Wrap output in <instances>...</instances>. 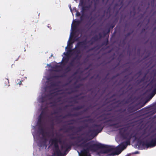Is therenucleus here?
<instances>
[{
  "label": "nucleus",
  "mask_w": 156,
  "mask_h": 156,
  "mask_svg": "<svg viewBox=\"0 0 156 156\" xmlns=\"http://www.w3.org/2000/svg\"><path fill=\"white\" fill-rule=\"evenodd\" d=\"M103 145L101 144H94L90 145L88 148L84 149L81 151V153L84 156H91L89 153V150L94 151H96L100 149H102Z\"/></svg>",
  "instance_id": "f257e3e1"
},
{
  "label": "nucleus",
  "mask_w": 156,
  "mask_h": 156,
  "mask_svg": "<svg viewBox=\"0 0 156 156\" xmlns=\"http://www.w3.org/2000/svg\"><path fill=\"white\" fill-rule=\"evenodd\" d=\"M154 136L156 137L152 139L150 142L142 141L141 142L142 145L143 146H145L147 148L148 147H152L156 145V133L154 134Z\"/></svg>",
  "instance_id": "f03ea898"
},
{
  "label": "nucleus",
  "mask_w": 156,
  "mask_h": 156,
  "mask_svg": "<svg viewBox=\"0 0 156 156\" xmlns=\"http://www.w3.org/2000/svg\"><path fill=\"white\" fill-rule=\"evenodd\" d=\"M102 149L103 150L101 152L102 153L104 154H107L113 151H118L119 150V148L115 147L113 146L108 145L104 146L103 145V147Z\"/></svg>",
  "instance_id": "7ed1b4c3"
},
{
  "label": "nucleus",
  "mask_w": 156,
  "mask_h": 156,
  "mask_svg": "<svg viewBox=\"0 0 156 156\" xmlns=\"http://www.w3.org/2000/svg\"><path fill=\"white\" fill-rule=\"evenodd\" d=\"M73 144L71 142H64L61 146L62 149H64V154H66L69 151L72 146Z\"/></svg>",
  "instance_id": "20e7f679"
},
{
  "label": "nucleus",
  "mask_w": 156,
  "mask_h": 156,
  "mask_svg": "<svg viewBox=\"0 0 156 156\" xmlns=\"http://www.w3.org/2000/svg\"><path fill=\"white\" fill-rule=\"evenodd\" d=\"M128 129L126 128H122L119 129V132L123 137L125 139H128L129 138L131 139V135H129V133H125L127 130Z\"/></svg>",
  "instance_id": "39448f33"
},
{
  "label": "nucleus",
  "mask_w": 156,
  "mask_h": 156,
  "mask_svg": "<svg viewBox=\"0 0 156 156\" xmlns=\"http://www.w3.org/2000/svg\"><path fill=\"white\" fill-rule=\"evenodd\" d=\"M87 42L86 40L79 41L77 43L75 48L83 49V50L86 49L88 47V46L87 45Z\"/></svg>",
  "instance_id": "423d86ee"
},
{
  "label": "nucleus",
  "mask_w": 156,
  "mask_h": 156,
  "mask_svg": "<svg viewBox=\"0 0 156 156\" xmlns=\"http://www.w3.org/2000/svg\"><path fill=\"white\" fill-rule=\"evenodd\" d=\"M93 128H98V129L96 130H93V131L95 133V136H96L98 133L101 132L102 130L103 127H102L101 125L97 124H94L92 126Z\"/></svg>",
  "instance_id": "0eeeda50"
},
{
  "label": "nucleus",
  "mask_w": 156,
  "mask_h": 156,
  "mask_svg": "<svg viewBox=\"0 0 156 156\" xmlns=\"http://www.w3.org/2000/svg\"><path fill=\"white\" fill-rule=\"evenodd\" d=\"M144 105L140 107H139V105H134L129 107L128 108V111L129 113H132L137 111L138 109L143 106Z\"/></svg>",
  "instance_id": "6e6552de"
},
{
  "label": "nucleus",
  "mask_w": 156,
  "mask_h": 156,
  "mask_svg": "<svg viewBox=\"0 0 156 156\" xmlns=\"http://www.w3.org/2000/svg\"><path fill=\"white\" fill-rule=\"evenodd\" d=\"M155 78L152 80L150 83L152 88H154V91H156V70L154 74Z\"/></svg>",
  "instance_id": "1a4fd4ad"
},
{
  "label": "nucleus",
  "mask_w": 156,
  "mask_h": 156,
  "mask_svg": "<svg viewBox=\"0 0 156 156\" xmlns=\"http://www.w3.org/2000/svg\"><path fill=\"white\" fill-rule=\"evenodd\" d=\"M87 141V140L86 139L85 140V141L81 143V144H76V145H77L78 147H87L89 146L90 143H85V142H86Z\"/></svg>",
  "instance_id": "9d476101"
},
{
  "label": "nucleus",
  "mask_w": 156,
  "mask_h": 156,
  "mask_svg": "<svg viewBox=\"0 0 156 156\" xmlns=\"http://www.w3.org/2000/svg\"><path fill=\"white\" fill-rule=\"evenodd\" d=\"M81 49L76 48L75 51L76 54V56L75 57V59H80L82 55H79V54L81 53Z\"/></svg>",
  "instance_id": "9b49d317"
},
{
  "label": "nucleus",
  "mask_w": 156,
  "mask_h": 156,
  "mask_svg": "<svg viewBox=\"0 0 156 156\" xmlns=\"http://www.w3.org/2000/svg\"><path fill=\"white\" fill-rule=\"evenodd\" d=\"M73 21H74V23L73 25L72 24V27L73 30H75L77 26L81 23V21L79 20L76 21H74V20H73Z\"/></svg>",
  "instance_id": "f8f14e48"
},
{
  "label": "nucleus",
  "mask_w": 156,
  "mask_h": 156,
  "mask_svg": "<svg viewBox=\"0 0 156 156\" xmlns=\"http://www.w3.org/2000/svg\"><path fill=\"white\" fill-rule=\"evenodd\" d=\"M106 114H103L98 117V119H99L100 121H102L107 119Z\"/></svg>",
  "instance_id": "ddd939ff"
},
{
  "label": "nucleus",
  "mask_w": 156,
  "mask_h": 156,
  "mask_svg": "<svg viewBox=\"0 0 156 156\" xmlns=\"http://www.w3.org/2000/svg\"><path fill=\"white\" fill-rule=\"evenodd\" d=\"M126 145V144L124 143V142L120 144V147H118V148H119V150L118 151V152L119 153V151L121 152V151H120V149H122V150H124V149H125L126 147H127Z\"/></svg>",
  "instance_id": "4468645a"
},
{
  "label": "nucleus",
  "mask_w": 156,
  "mask_h": 156,
  "mask_svg": "<svg viewBox=\"0 0 156 156\" xmlns=\"http://www.w3.org/2000/svg\"><path fill=\"white\" fill-rule=\"evenodd\" d=\"M80 138L81 137L80 136H78L77 137L72 136L70 137V139L71 140L77 139V140L79 142L84 140L83 138H81V139H80Z\"/></svg>",
  "instance_id": "2eb2a0df"
},
{
  "label": "nucleus",
  "mask_w": 156,
  "mask_h": 156,
  "mask_svg": "<svg viewBox=\"0 0 156 156\" xmlns=\"http://www.w3.org/2000/svg\"><path fill=\"white\" fill-rule=\"evenodd\" d=\"M47 108H45L41 112V113L40 114V115L39 116H40V117H43V118H44V117L45 115L46 112V111L47 110Z\"/></svg>",
  "instance_id": "dca6fc26"
},
{
  "label": "nucleus",
  "mask_w": 156,
  "mask_h": 156,
  "mask_svg": "<svg viewBox=\"0 0 156 156\" xmlns=\"http://www.w3.org/2000/svg\"><path fill=\"white\" fill-rule=\"evenodd\" d=\"M43 118V117H40L39 116V119L38 120L37 124L39 127H41L42 126V119Z\"/></svg>",
  "instance_id": "f3484780"
},
{
  "label": "nucleus",
  "mask_w": 156,
  "mask_h": 156,
  "mask_svg": "<svg viewBox=\"0 0 156 156\" xmlns=\"http://www.w3.org/2000/svg\"><path fill=\"white\" fill-rule=\"evenodd\" d=\"M82 6L81 12L83 14L85 11H87L88 10V7L87 6H85L83 5L82 6Z\"/></svg>",
  "instance_id": "a211bd4d"
},
{
  "label": "nucleus",
  "mask_w": 156,
  "mask_h": 156,
  "mask_svg": "<svg viewBox=\"0 0 156 156\" xmlns=\"http://www.w3.org/2000/svg\"><path fill=\"white\" fill-rule=\"evenodd\" d=\"M82 114V113L81 112H78V113H76L72 115L71 114H69L68 115V116H77L78 115H81Z\"/></svg>",
  "instance_id": "6ab92c4d"
},
{
  "label": "nucleus",
  "mask_w": 156,
  "mask_h": 156,
  "mask_svg": "<svg viewBox=\"0 0 156 156\" xmlns=\"http://www.w3.org/2000/svg\"><path fill=\"white\" fill-rule=\"evenodd\" d=\"M118 151H115L112 152L111 153L109 154L107 156H114L115 155H118L120 153V152L119 151L118 153Z\"/></svg>",
  "instance_id": "aec40b11"
},
{
  "label": "nucleus",
  "mask_w": 156,
  "mask_h": 156,
  "mask_svg": "<svg viewBox=\"0 0 156 156\" xmlns=\"http://www.w3.org/2000/svg\"><path fill=\"white\" fill-rule=\"evenodd\" d=\"M40 129V133L42 134L43 137L45 136L44 134V129L42 127V126L41 127H39Z\"/></svg>",
  "instance_id": "412c9836"
},
{
  "label": "nucleus",
  "mask_w": 156,
  "mask_h": 156,
  "mask_svg": "<svg viewBox=\"0 0 156 156\" xmlns=\"http://www.w3.org/2000/svg\"><path fill=\"white\" fill-rule=\"evenodd\" d=\"M83 106H79L73 108L74 110H78L83 108Z\"/></svg>",
  "instance_id": "4be33fe9"
},
{
  "label": "nucleus",
  "mask_w": 156,
  "mask_h": 156,
  "mask_svg": "<svg viewBox=\"0 0 156 156\" xmlns=\"http://www.w3.org/2000/svg\"><path fill=\"white\" fill-rule=\"evenodd\" d=\"M130 138H129L128 139L126 140L125 142H124V143L126 145V146H127L128 145H130Z\"/></svg>",
  "instance_id": "5701e85b"
},
{
  "label": "nucleus",
  "mask_w": 156,
  "mask_h": 156,
  "mask_svg": "<svg viewBox=\"0 0 156 156\" xmlns=\"http://www.w3.org/2000/svg\"><path fill=\"white\" fill-rule=\"evenodd\" d=\"M110 32V28H108V31L107 33L105 32V30L103 32V37H105L106 35L109 34Z\"/></svg>",
  "instance_id": "b1692460"
},
{
  "label": "nucleus",
  "mask_w": 156,
  "mask_h": 156,
  "mask_svg": "<svg viewBox=\"0 0 156 156\" xmlns=\"http://www.w3.org/2000/svg\"><path fill=\"white\" fill-rule=\"evenodd\" d=\"M71 67L70 66H67L65 69V70L66 71L67 73H68L71 70Z\"/></svg>",
  "instance_id": "393cba45"
},
{
  "label": "nucleus",
  "mask_w": 156,
  "mask_h": 156,
  "mask_svg": "<svg viewBox=\"0 0 156 156\" xmlns=\"http://www.w3.org/2000/svg\"><path fill=\"white\" fill-rule=\"evenodd\" d=\"M5 84V86H8L9 87V80L8 79H5L4 80Z\"/></svg>",
  "instance_id": "a878e982"
},
{
  "label": "nucleus",
  "mask_w": 156,
  "mask_h": 156,
  "mask_svg": "<svg viewBox=\"0 0 156 156\" xmlns=\"http://www.w3.org/2000/svg\"><path fill=\"white\" fill-rule=\"evenodd\" d=\"M74 59L72 60L69 63V65L71 67H73L74 66Z\"/></svg>",
  "instance_id": "bb28decb"
},
{
  "label": "nucleus",
  "mask_w": 156,
  "mask_h": 156,
  "mask_svg": "<svg viewBox=\"0 0 156 156\" xmlns=\"http://www.w3.org/2000/svg\"><path fill=\"white\" fill-rule=\"evenodd\" d=\"M108 39L107 38V40L105 41H104L102 43V45H105L106 46L108 44Z\"/></svg>",
  "instance_id": "cd10ccee"
},
{
  "label": "nucleus",
  "mask_w": 156,
  "mask_h": 156,
  "mask_svg": "<svg viewBox=\"0 0 156 156\" xmlns=\"http://www.w3.org/2000/svg\"><path fill=\"white\" fill-rule=\"evenodd\" d=\"M98 39V36L97 35H96L94 37H92V38L91 39V40L90 41H92V40H94L95 41H97Z\"/></svg>",
  "instance_id": "c85d7f7f"
},
{
  "label": "nucleus",
  "mask_w": 156,
  "mask_h": 156,
  "mask_svg": "<svg viewBox=\"0 0 156 156\" xmlns=\"http://www.w3.org/2000/svg\"><path fill=\"white\" fill-rule=\"evenodd\" d=\"M51 129H52V131L51 132V135L52 136H53L54 135V133H53V129H54V124H53V123L51 125Z\"/></svg>",
  "instance_id": "c756f323"
},
{
  "label": "nucleus",
  "mask_w": 156,
  "mask_h": 156,
  "mask_svg": "<svg viewBox=\"0 0 156 156\" xmlns=\"http://www.w3.org/2000/svg\"><path fill=\"white\" fill-rule=\"evenodd\" d=\"M84 0H80L79 5L81 6L84 5Z\"/></svg>",
  "instance_id": "7c9ffc66"
},
{
  "label": "nucleus",
  "mask_w": 156,
  "mask_h": 156,
  "mask_svg": "<svg viewBox=\"0 0 156 156\" xmlns=\"http://www.w3.org/2000/svg\"><path fill=\"white\" fill-rule=\"evenodd\" d=\"M75 128L74 126H71L69 127L68 129L66 131V132H68L69 130H72Z\"/></svg>",
  "instance_id": "2f4dec72"
},
{
  "label": "nucleus",
  "mask_w": 156,
  "mask_h": 156,
  "mask_svg": "<svg viewBox=\"0 0 156 156\" xmlns=\"http://www.w3.org/2000/svg\"><path fill=\"white\" fill-rule=\"evenodd\" d=\"M146 75H145L143 78H141V79L139 80V83H141L142 82H143L145 80V78L146 77Z\"/></svg>",
  "instance_id": "473e14b6"
},
{
  "label": "nucleus",
  "mask_w": 156,
  "mask_h": 156,
  "mask_svg": "<svg viewBox=\"0 0 156 156\" xmlns=\"http://www.w3.org/2000/svg\"><path fill=\"white\" fill-rule=\"evenodd\" d=\"M93 120V119H90L87 120H83V122H91Z\"/></svg>",
  "instance_id": "72a5a7b5"
},
{
  "label": "nucleus",
  "mask_w": 156,
  "mask_h": 156,
  "mask_svg": "<svg viewBox=\"0 0 156 156\" xmlns=\"http://www.w3.org/2000/svg\"><path fill=\"white\" fill-rule=\"evenodd\" d=\"M83 128V127L82 126L79 127L78 128V131H80L82 130V129Z\"/></svg>",
  "instance_id": "f704fd0d"
},
{
  "label": "nucleus",
  "mask_w": 156,
  "mask_h": 156,
  "mask_svg": "<svg viewBox=\"0 0 156 156\" xmlns=\"http://www.w3.org/2000/svg\"><path fill=\"white\" fill-rule=\"evenodd\" d=\"M82 86V85L80 84H78L77 85H76V87H75V88H79V87H80L81 86Z\"/></svg>",
  "instance_id": "c9c22d12"
},
{
  "label": "nucleus",
  "mask_w": 156,
  "mask_h": 156,
  "mask_svg": "<svg viewBox=\"0 0 156 156\" xmlns=\"http://www.w3.org/2000/svg\"><path fill=\"white\" fill-rule=\"evenodd\" d=\"M76 15L77 16H80V13L78 11L77 12Z\"/></svg>",
  "instance_id": "e433bc0d"
},
{
  "label": "nucleus",
  "mask_w": 156,
  "mask_h": 156,
  "mask_svg": "<svg viewBox=\"0 0 156 156\" xmlns=\"http://www.w3.org/2000/svg\"><path fill=\"white\" fill-rule=\"evenodd\" d=\"M98 35H99V39L101 38H102V34H101V33H99L98 34Z\"/></svg>",
  "instance_id": "4c0bfd02"
},
{
  "label": "nucleus",
  "mask_w": 156,
  "mask_h": 156,
  "mask_svg": "<svg viewBox=\"0 0 156 156\" xmlns=\"http://www.w3.org/2000/svg\"><path fill=\"white\" fill-rule=\"evenodd\" d=\"M114 26H115V25L114 24H112L110 25V27L109 28L110 29V28H111L112 29L114 28Z\"/></svg>",
  "instance_id": "58836bf2"
},
{
  "label": "nucleus",
  "mask_w": 156,
  "mask_h": 156,
  "mask_svg": "<svg viewBox=\"0 0 156 156\" xmlns=\"http://www.w3.org/2000/svg\"><path fill=\"white\" fill-rule=\"evenodd\" d=\"M64 76V75L63 74V75H62L60 76H54V77H63V76Z\"/></svg>",
  "instance_id": "ea45409f"
},
{
  "label": "nucleus",
  "mask_w": 156,
  "mask_h": 156,
  "mask_svg": "<svg viewBox=\"0 0 156 156\" xmlns=\"http://www.w3.org/2000/svg\"><path fill=\"white\" fill-rule=\"evenodd\" d=\"M110 7H109L108 9V11L107 12V13H110Z\"/></svg>",
  "instance_id": "a19ab883"
},
{
  "label": "nucleus",
  "mask_w": 156,
  "mask_h": 156,
  "mask_svg": "<svg viewBox=\"0 0 156 156\" xmlns=\"http://www.w3.org/2000/svg\"><path fill=\"white\" fill-rule=\"evenodd\" d=\"M118 123H115V124H113V126L115 127L116 128H118L119 127V126H117V125H118Z\"/></svg>",
  "instance_id": "79ce46f5"
},
{
  "label": "nucleus",
  "mask_w": 156,
  "mask_h": 156,
  "mask_svg": "<svg viewBox=\"0 0 156 156\" xmlns=\"http://www.w3.org/2000/svg\"><path fill=\"white\" fill-rule=\"evenodd\" d=\"M50 132H45V133L46 134V135L48 136H49L50 135H49V133Z\"/></svg>",
  "instance_id": "37998d69"
},
{
  "label": "nucleus",
  "mask_w": 156,
  "mask_h": 156,
  "mask_svg": "<svg viewBox=\"0 0 156 156\" xmlns=\"http://www.w3.org/2000/svg\"><path fill=\"white\" fill-rule=\"evenodd\" d=\"M137 74H139V75H140L142 74V71H139Z\"/></svg>",
  "instance_id": "c03bdc74"
},
{
  "label": "nucleus",
  "mask_w": 156,
  "mask_h": 156,
  "mask_svg": "<svg viewBox=\"0 0 156 156\" xmlns=\"http://www.w3.org/2000/svg\"><path fill=\"white\" fill-rule=\"evenodd\" d=\"M83 15L82 16H81V17H80V21H82L83 20Z\"/></svg>",
  "instance_id": "a18cd8bd"
},
{
  "label": "nucleus",
  "mask_w": 156,
  "mask_h": 156,
  "mask_svg": "<svg viewBox=\"0 0 156 156\" xmlns=\"http://www.w3.org/2000/svg\"><path fill=\"white\" fill-rule=\"evenodd\" d=\"M54 138L55 139H56L57 143V144H58V139L56 138Z\"/></svg>",
  "instance_id": "49530a36"
},
{
  "label": "nucleus",
  "mask_w": 156,
  "mask_h": 156,
  "mask_svg": "<svg viewBox=\"0 0 156 156\" xmlns=\"http://www.w3.org/2000/svg\"><path fill=\"white\" fill-rule=\"evenodd\" d=\"M17 84H19L20 85H21L22 84L21 81H20L18 83H17Z\"/></svg>",
  "instance_id": "de8ad7c7"
},
{
  "label": "nucleus",
  "mask_w": 156,
  "mask_h": 156,
  "mask_svg": "<svg viewBox=\"0 0 156 156\" xmlns=\"http://www.w3.org/2000/svg\"><path fill=\"white\" fill-rule=\"evenodd\" d=\"M51 86H55V84L54 83H51Z\"/></svg>",
  "instance_id": "09e8293b"
},
{
  "label": "nucleus",
  "mask_w": 156,
  "mask_h": 156,
  "mask_svg": "<svg viewBox=\"0 0 156 156\" xmlns=\"http://www.w3.org/2000/svg\"><path fill=\"white\" fill-rule=\"evenodd\" d=\"M88 7V8L89 9L91 7V5H88L87 6Z\"/></svg>",
  "instance_id": "8fccbe9b"
},
{
  "label": "nucleus",
  "mask_w": 156,
  "mask_h": 156,
  "mask_svg": "<svg viewBox=\"0 0 156 156\" xmlns=\"http://www.w3.org/2000/svg\"><path fill=\"white\" fill-rule=\"evenodd\" d=\"M61 139H58V143H61Z\"/></svg>",
  "instance_id": "3c124183"
},
{
  "label": "nucleus",
  "mask_w": 156,
  "mask_h": 156,
  "mask_svg": "<svg viewBox=\"0 0 156 156\" xmlns=\"http://www.w3.org/2000/svg\"><path fill=\"white\" fill-rule=\"evenodd\" d=\"M44 140H45V141H44V144H46V138H44Z\"/></svg>",
  "instance_id": "603ef678"
},
{
  "label": "nucleus",
  "mask_w": 156,
  "mask_h": 156,
  "mask_svg": "<svg viewBox=\"0 0 156 156\" xmlns=\"http://www.w3.org/2000/svg\"><path fill=\"white\" fill-rule=\"evenodd\" d=\"M130 34H131V33H128L127 34V36H129L130 35Z\"/></svg>",
  "instance_id": "864d4df0"
},
{
  "label": "nucleus",
  "mask_w": 156,
  "mask_h": 156,
  "mask_svg": "<svg viewBox=\"0 0 156 156\" xmlns=\"http://www.w3.org/2000/svg\"><path fill=\"white\" fill-rule=\"evenodd\" d=\"M70 122H75V120L74 119H72L70 121Z\"/></svg>",
  "instance_id": "5fc2aeb1"
},
{
  "label": "nucleus",
  "mask_w": 156,
  "mask_h": 156,
  "mask_svg": "<svg viewBox=\"0 0 156 156\" xmlns=\"http://www.w3.org/2000/svg\"><path fill=\"white\" fill-rule=\"evenodd\" d=\"M87 111V109H84V110H83V112H86Z\"/></svg>",
  "instance_id": "6e6d98bb"
},
{
  "label": "nucleus",
  "mask_w": 156,
  "mask_h": 156,
  "mask_svg": "<svg viewBox=\"0 0 156 156\" xmlns=\"http://www.w3.org/2000/svg\"><path fill=\"white\" fill-rule=\"evenodd\" d=\"M119 75V74H117V75H115V77H117Z\"/></svg>",
  "instance_id": "4d7b16f0"
},
{
  "label": "nucleus",
  "mask_w": 156,
  "mask_h": 156,
  "mask_svg": "<svg viewBox=\"0 0 156 156\" xmlns=\"http://www.w3.org/2000/svg\"><path fill=\"white\" fill-rule=\"evenodd\" d=\"M68 59H66V62H65V63H66L67 62H68Z\"/></svg>",
  "instance_id": "13d9d810"
},
{
  "label": "nucleus",
  "mask_w": 156,
  "mask_h": 156,
  "mask_svg": "<svg viewBox=\"0 0 156 156\" xmlns=\"http://www.w3.org/2000/svg\"><path fill=\"white\" fill-rule=\"evenodd\" d=\"M116 78V77H115V76H113L112 77V79H114V78Z\"/></svg>",
  "instance_id": "bf43d9fd"
},
{
  "label": "nucleus",
  "mask_w": 156,
  "mask_h": 156,
  "mask_svg": "<svg viewBox=\"0 0 156 156\" xmlns=\"http://www.w3.org/2000/svg\"><path fill=\"white\" fill-rule=\"evenodd\" d=\"M57 112H55L53 114H57Z\"/></svg>",
  "instance_id": "052dcab7"
},
{
  "label": "nucleus",
  "mask_w": 156,
  "mask_h": 156,
  "mask_svg": "<svg viewBox=\"0 0 156 156\" xmlns=\"http://www.w3.org/2000/svg\"><path fill=\"white\" fill-rule=\"evenodd\" d=\"M93 43H94L92 41L90 43L91 44H93Z\"/></svg>",
  "instance_id": "680f3d73"
},
{
  "label": "nucleus",
  "mask_w": 156,
  "mask_h": 156,
  "mask_svg": "<svg viewBox=\"0 0 156 156\" xmlns=\"http://www.w3.org/2000/svg\"><path fill=\"white\" fill-rule=\"evenodd\" d=\"M41 102H44V101L43 100V98H42V99Z\"/></svg>",
  "instance_id": "e2e57ef3"
},
{
  "label": "nucleus",
  "mask_w": 156,
  "mask_h": 156,
  "mask_svg": "<svg viewBox=\"0 0 156 156\" xmlns=\"http://www.w3.org/2000/svg\"><path fill=\"white\" fill-rule=\"evenodd\" d=\"M73 124V122H71L69 124Z\"/></svg>",
  "instance_id": "0e129e2a"
},
{
  "label": "nucleus",
  "mask_w": 156,
  "mask_h": 156,
  "mask_svg": "<svg viewBox=\"0 0 156 156\" xmlns=\"http://www.w3.org/2000/svg\"><path fill=\"white\" fill-rule=\"evenodd\" d=\"M89 117H90V116H86V117L85 118H89Z\"/></svg>",
  "instance_id": "69168bd1"
},
{
  "label": "nucleus",
  "mask_w": 156,
  "mask_h": 156,
  "mask_svg": "<svg viewBox=\"0 0 156 156\" xmlns=\"http://www.w3.org/2000/svg\"><path fill=\"white\" fill-rule=\"evenodd\" d=\"M74 101L76 103H77V102L76 101Z\"/></svg>",
  "instance_id": "338daca9"
},
{
  "label": "nucleus",
  "mask_w": 156,
  "mask_h": 156,
  "mask_svg": "<svg viewBox=\"0 0 156 156\" xmlns=\"http://www.w3.org/2000/svg\"><path fill=\"white\" fill-rule=\"evenodd\" d=\"M42 146V144H41V145H40V147H41V146Z\"/></svg>",
  "instance_id": "774afa93"
}]
</instances>
